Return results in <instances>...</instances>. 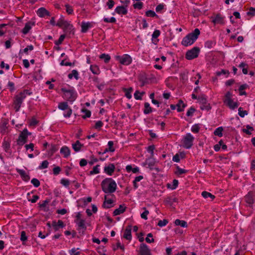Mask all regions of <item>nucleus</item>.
Listing matches in <instances>:
<instances>
[{
	"label": "nucleus",
	"mask_w": 255,
	"mask_h": 255,
	"mask_svg": "<svg viewBox=\"0 0 255 255\" xmlns=\"http://www.w3.org/2000/svg\"><path fill=\"white\" fill-rule=\"evenodd\" d=\"M200 129V127L198 124L193 125L191 128V131L194 133H198Z\"/></svg>",
	"instance_id": "44"
},
{
	"label": "nucleus",
	"mask_w": 255,
	"mask_h": 255,
	"mask_svg": "<svg viewBox=\"0 0 255 255\" xmlns=\"http://www.w3.org/2000/svg\"><path fill=\"white\" fill-rule=\"evenodd\" d=\"M238 114L239 116L242 118L244 117L245 115H248V112L247 111H243L242 108L241 107L239 108L238 109Z\"/></svg>",
	"instance_id": "46"
},
{
	"label": "nucleus",
	"mask_w": 255,
	"mask_h": 255,
	"mask_svg": "<svg viewBox=\"0 0 255 255\" xmlns=\"http://www.w3.org/2000/svg\"><path fill=\"white\" fill-rule=\"evenodd\" d=\"M99 165H98L94 166L93 167V170L90 172V174L93 175V174L99 173Z\"/></svg>",
	"instance_id": "47"
},
{
	"label": "nucleus",
	"mask_w": 255,
	"mask_h": 255,
	"mask_svg": "<svg viewBox=\"0 0 255 255\" xmlns=\"http://www.w3.org/2000/svg\"><path fill=\"white\" fill-rule=\"evenodd\" d=\"M145 14L148 17L157 16L155 12L154 11L151 10H147Z\"/></svg>",
	"instance_id": "49"
},
{
	"label": "nucleus",
	"mask_w": 255,
	"mask_h": 255,
	"mask_svg": "<svg viewBox=\"0 0 255 255\" xmlns=\"http://www.w3.org/2000/svg\"><path fill=\"white\" fill-rule=\"evenodd\" d=\"M178 184V180L176 179H174L173 180L172 185H170L169 184H168L167 186L168 188H170L171 189H175L177 187Z\"/></svg>",
	"instance_id": "42"
},
{
	"label": "nucleus",
	"mask_w": 255,
	"mask_h": 255,
	"mask_svg": "<svg viewBox=\"0 0 255 255\" xmlns=\"http://www.w3.org/2000/svg\"><path fill=\"white\" fill-rule=\"evenodd\" d=\"M143 5V3L141 2H137L135 3H134L133 6L134 8H137L138 9H140L142 8Z\"/></svg>",
	"instance_id": "57"
},
{
	"label": "nucleus",
	"mask_w": 255,
	"mask_h": 255,
	"mask_svg": "<svg viewBox=\"0 0 255 255\" xmlns=\"http://www.w3.org/2000/svg\"><path fill=\"white\" fill-rule=\"evenodd\" d=\"M65 7L66 8V12L69 14H71L73 12V9L72 7L69 4H67L65 5Z\"/></svg>",
	"instance_id": "58"
},
{
	"label": "nucleus",
	"mask_w": 255,
	"mask_h": 255,
	"mask_svg": "<svg viewBox=\"0 0 255 255\" xmlns=\"http://www.w3.org/2000/svg\"><path fill=\"white\" fill-rule=\"evenodd\" d=\"M198 100L201 105H204V104H206V103H207V98L204 95L199 96Z\"/></svg>",
	"instance_id": "36"
},
{
	"label": "nucleus",
	"mask_w": 255,
	"mask_h": 255,
	"mask_svg": "<svg viewBox=\"0 0 255 255\" xmlns=\"http://www.w3.org/2000/svg\"><path fill=\"white\" fill-rule=\"evenodd\" d=\"M33 48L34 47L32 45H28L26 48H25L23 49V52L24 53L27 54L28 50L32 51V50H33Z\"/></svg>",
	"instance_id": "61"
},
{
	"label": "nucleus",
	"mask_w": 255,
	"mask_h": 255,
	"mask_svg": "<svg viewBox=\"0 0 255 255\" xmlns=\"http://www.w3.org/2000/svg\"><path fill=\"white\" fill-rule=\"evenodd\" d=\"M52 226L54 228L55 231H58L59 228H62L64 227V224L62 221L58 220L57 222L56 221H53Z\"/></svg>",
	"instance_id": "18"
},
{
	"label": "nucleus",
	"mask_w": 255,
	"mask_h": 255,
	"mask_svg": "<svg viewBox=\"0 0 255 255\" xmlns=\"http://www.w3.org/2000/svg\"><path fill=\"white\" fill-rule=\"evenodd\" d=\"M31 182L35 187H38L40 185V182L36 178H33Z\"/></svg>",
	"instance_id": "53"
},
{
	"label": "nucleus",
	"mask_w": 255,
	"mask_h": 255,
	"mask_svg": "<svg viewBox=\"0 0 255 255\" xmlns=\"http://www.w3.org/2000/svg\"><path fill=\"white\" fill-rule=\"evenodd\" d=\"M50 202L49 199H46L44 201H43L42 203H39V207L42 209L44 211H47L46 210L45 207L48 205V204Z\"/></svg>",
	"instance_id": "30"
},
{
	"label": "nucleus",
	"mask_w": 255,
	"mask_h": 255,
	"mask_svg": "<svg viewBox=\"0 0 255 255\" xmlns=\"http://www.w3.org/2000/svg\"><path fill=\"white\" fill-rule=\"evenodd\" d=\"M115 12L119 14L125 15L128 13L127 7L124 6H119L115 9Z\"/></svg>",
	"instance_id": "19"
},
{
	"label": "nucleus",
	"mask_w": 255,
	"mask_h": 255,
	"mask_svg": "<svg viewBox=\"0 0 255 255\" xmlns=\"http://www.w3.org/2000/svg\"><path fill=\"white\" fill-rule=\"evenodd\" d=\"M61 91L63 93V97L69 102L74 101L77 98V93L73 88L68 89L62 88Z\"/></svg>",
	"instance_id": "4"
},
{
	"label": "nucleus",
	"mask_w": 255,
	"mask_h": 255,
	"mask_svg": "<svg viewBox=\"0 0 255 255\" xmlns=\"http://www.w3.org/2000/svg\"><path fill=\"white\" fill-rule=\"evenodd\" d=\"M143 209L144 210V211L141 214V218L144 220H147V215L149 214V211L147 210H146V208L145 207L143 208Z\"/></svg>",
	"instance_id": "43"
},
{
	"label": "nucleus",
	"mask_w": 255,
	"mask_h": 255,
	"mask_svg": "<svg viewBox=\"0 0 255 255\" xmlns=\"http://www.w3.org/2000/svg\"><path fill=\"white\" fill-rule=\"evenodd\" d=\"M113 201L112 199H107V195L105 196V201L103 207L105 208H110L113 206Z\"/></svg>",
	"instance_id": "22"
},
{
	"label": "nucleus",
	"mask_w": 255,
	"mask_h": 255,
	"mask_svg": "<svg viewBox=\"0 0 255 255\" xmlns=\"http://www.w3.org/2000/svg\"><path fill=\"white\" fill-rule=\"evenodd\" d=\"M68 77L70 79L74 77L76 80H78L79 79L78 72L76 70H73L71 73L68 74Z\"/></svg>",
	"instance_id": "27"
},
{
	"label": "nucleus",
	"mask_w": 255,
	"mask_h": 255,
	"mask_svg": "<svg viewBox=\"0 0 255 255\" xmlns=\"http://www.w3.org/2000/svg\"><path fill=\"white\" fill-rule=\"evenodd\" d=\"M200 109L202 110H207L209 111L211 109V107L210 106L209 104L206 103L204 104V105H201L200 106Z\"/></svg>",
	"instance_id": "45"
},
{
	"label": "nucleus",
	"mask_w": 255,
	"mask_h": 255,
	"mask_svg": "<svg viewBox=\"0 0 255 255\" xmlns=\"http://www.w3.org/2000/svg\"><path fill=\"white\" fill-rule=\"evenodd\" d=\"M176 107H177V111L180 112L183 111L184 108L185 107V105L183 103V101L180 100L176 105Z\"/></svg>",
	"instance_id": "28"
},
{
	"label": "nucleus",
	"mask_w": 255,
	"mask_h": 255,
	"mask_svg": "<svg viewBox=\"0 0 255 255\" xmlns=\"http://www.w3.org/2000/svg\"><path fill=\"white\" fill-rule=\"evenodd\" d=\"M48 164L49 163L47 160H44L42 161L41 165L39 166V168L40 169L46 168L48 167Z\"/></svg>",
	"instance_id": "48"
},
{
	"label": "nucleus",
	"mask_w": 255,
	"mask_h": 255,
	"mask_svg": "<svg viewBox=\"0 0 255 255\" xmlns=\"http://www.w3.org/2000/svg\"><path fill=\"white\" fill-rule=\"evenodd\" d=\"M143 178V177L142 175H139L135 178L134 180L133 181V186H134V188L136 189L138 187L137 182L140 181Z\"/></svg>",
	"instance_id": "35"
},
{
	"label": "nucleus",
	"mask_w": 255,
	"mask_h": 255,
	"mask_svg": "<svg viewBox=\"0 0 255 255\" xmlns=\"http://www.w3.org/2000/svg\"><path fill=\"white\" fill-rule=\"evenodd\" d=\"M175 224L176 226H180L182 227H187V224L186 222L183 220H180L179 219H176L175 221Z\"/></svg>",
	"instance_id": "29"
},
{
	"label": "nucleus",
	"mask_w": 255,
	"mask_h": 255,
	"mask_svg": "<svg viewBox=\"0 0 255 255\" xmlns=\"http://www.w3.org/2000/svg\"><path fill=\"white\" fill-rule=\"evenodd\" d=\"M27 236L25 231H22L20 235V240L22 242L26 241L27 240Z\"/></svg>",
	"instance_id": "59"
},
{
	"label": "nucleus",
	"mask_w": 255,
	"mask_h": 255,
	"mask_svg": "<svg viewBox=\"0 0 255 255\" xmlns=\"http://www.w3.org/2000/svg\"><path fill=\"white\" fill-rule=\"evenodd\" d=\"M65 37V35H61L60 36L59 39L55 42V44L57 45L61 44L62 43V41L64 40Z\"/></svg>",
	"instance_id": "60"
},
{
	"label": "nucleus",
	"mask_w": 255,
	"mask_h": 255,
	"mask_svg": "<svg viewBox=\"0 0 255 255\" xmlns=\"http://www.w3.org/2000/svg\"><path fill=\"white\" fill-rule=\"evenodd\" d=\"M126 210V207L123 205H121L119 208L116 209L114 210L113 212L114 216H117L120 215L125 212Z\"/></svg>",
	"instance_id": "24"
},
{
	"label": "nucleus",
	"mask_w": 255,
	"mask_h": 255,
	"mask_svg": "<svg viewBox=\"0 0 255 255\" xmlns=\"http://www.w3.org/2000/svg\"><path fill=\"white\" fill-rule=\"evenodd\" d=\"M200 33V30L198 28H196L193 32L188 34L183 38L181 42L182 44L185 46L192 45L198 38Z\"/></svg>",
	"instance_id": "3"
},
{
	"label": "nucleus",
	"mask_w": 255,
	"mask_h": 255,
	"mask_svg": "<svg viewBox=\"0 0 255 255\" xmlns=\"http://www.w3.org/2000/svg\"><path fill=\"white\" fill-rule=\"evenodd\" d=\"M28 134H30V133H28L27 129H24L19 134L18 138L17 140V144L22 145L26 142Z\"/></svg>",
	"instance_id": "8"
},
{
	"label": "nucleus",
	"mask_w": 255,
	"mask_h": 255,
	"mask_svg": "<svg viewBox=\"0 0 255 255\" xmlns=\"http://www.w3.org/2000/svg\"><path fill=\"white\" fill-rule=\"evenodd\" d=\"M76 223L78 226V227L83 229L84 230H86V227L85 224V220H80L79 221H77Z\"/></svg>",
	"instance_id": "37"
},
{
	"label": "nucleus",
	"mask_w": 255,
	"mask_h": 255,
	"mask_svg": "<svg viewBox=\"0 0 255 255\" xmlns=\"http://www.w3.org/2000/svg\"><path fill=\"white\" fill-rule=\"evenodd\" d=\"M82 146L83 144H82L79 140H77L75 143L72 144V148L76 152L80 151Z\"/></svg>",
	"instance_id": "25"
},
{
	"label": "nucleus",
	"mask_w": 255,
	"mask_h": 255,
	"mask_svg": "<svg viewBox=\"0 0 255 255\" xmlns=\"http://www.w3.org/2000/svg\"><path fill=\"white\" fill-rule=\"evenodd\" d=\"M101 187L105 193H113L116 190L117 186L113 179L107 178L102 181Z\"/></svg>",
	"instance_id": "1"
},
{
	"label": "nucleus",
	"mask_w": 255,
	"mask_h": 255,
	"mask_svg": "<svg viewBox=\"0 0 255 255\" xmlns=\"http://www.w3.org/2000/svg\"><path fill=\"white\" fill-rule=\"evenodd\" d=\"M131 226H128L124 232V238L130 241L131 239Z\"/></svg>",
	"instance_id": "16"
},
{
	"label": "nucleus",
	"mask_w": 255,
	"mask_h": 255,
	"mask_svg": "<svg viewBox=\"0 0 255 255\" xmlns=\"http://www.w3.org/2000/svg\"><path fill=\"white\" fill-rule=\"evenodd\" d=\"M140 253L141 255H151L149 249L145 244H141L140 245Z\"/></svg>",
	"instance_id": "12"
},
{
	"label": "nucleus",
	"mask_w": 255,
	"mask_h": 255,
	"mask_svg": "<svg viewBox=\"0 0 255 255\" xmlns=\"http://www.w3.org/2000/svg\"><path fill=\"white\" fill-rule=\"evenodd\" d=\"M155 149V147L154 145H150L147 147V151L148 152H150L151 156L153 155V151Z\"/></svg>",
	"instance_id": "62"
},
{
	"label": "nucleus",
	"mask_w": 255,
	"mask_h": 255,
	"mask_svg": "<svg viewBox=\"0 0 255 255\" xmlns=\"http://www.w3.org/2000/svg\"><path fill=\"white\" fill-rule=\"evenodd\" d=\"M66 20L64 19L63 17H61L58 21L57 23H56V25L60 27H62L63 26V24H64Z\"/></svg>",
	"instance_id": "52"
},
{
	"label": "nucleus",
	"mask_w": 255,
	"mask_h": 255,
	"mask_svg": "<svg viewBox=\"0 0 255 255\" xmlns=\"http://www.w3.org/2000/svg\"><path fill=\"white\" fill-rule=\"evenodd\" d=\"M65 111H66V112L64 114V117H65V118H69L71 116V114L72 113V109L71 108H69V109H68L67 110H66Z\"/></svg>",
	"instance_id": "54"
},
{
	"label": "nucleus",
	"mask_w": 255,
	"mask_h": 255,
	"mask_svg": "<svg viewBox=\"0 0 255 255\" xmlns=\"http://www.w3.org/2000/svg\"><path fill=\"white\" fill-rule=\"evenodd\" d=\"M115 170V166L113 163H110L104 167V172L109 175H112Z\"/></svg>",
	"instance_id": "11"
},
{
	"label": "nucleus",
	"mask_w": 255,
	"mask_h": 255,
	"mask_svg": "<svg viewBox=\"0 0 255 255\" xmlns=\"http://www.w3.org/2000/svg\"><path fill=\"white\" fill-rule=\"evenodd\" d=\"M199 52V49L198 47H194L190 50H188L186 54V58L188 60H191L196 58Z\"/></svg>",
	"instance_id": "9"
},
{
	"label": "nucleus",
	"mask_w": 255,
	"mask_h": 255,
	"mask_svg": "<svg viewBox=\"0 0 255 255\" xmlns=\"http://www.w3.org/2000/svg\"><path fill=\"white\" fill-rule=\"evenodd\" d=\"M168 222V221L166 219H164L163 220H159L158 222L157 225L159 227H162L166 226Z\"/></svg>",
	"instance_id": "51"
},
{
	"label": "nucleus",
	"mask_w": 255,
	"mask_h": 255,
	"mask_svg": "<svg viewBox=\"0 0 255 255\" xmlns=\"http://www.w3.org/2000/svg\"><path fill=\"white\" fill-rule=\"evenodd\" d=\"M223 128L222 127H219L215 129L214 132V133L215 135H217L219 137H222L223 136Z\"/></svg>",
	"instance_id": "33"
},
{
	"label": "nucleus",
	"mask_w": 255,
	"mask_h": 255,
	"mask_svg": "<svg viewBox=\"0 0 255 255\" xmlns=\"http://www.w3.org/2000/svg\"><path fill=\"white\" fill-rule=\"evenodd\" d=\"M31 92H30L28 90H24L23 91L19 93L15 97L13 102L14 108L16 112H18L21 107L23 100L26 98L27 95H30Z\"/></svg>",
	"instance_id": "2"
},
{
	"label": "nucleus",
	"mask_w": 255,
	"mask_h": 255,
	"mask_svg": "<svg viewBox=\"0 0 255 255\" xmlns=\"http://www.w3.org/2000/svg\"><path fill=\"white\" fill-rule=\"evenodd\" d=\"M34 24V22L29 21L27 22L24 27V28L22 30V32L24 34H26L28 33V32L29 31V30L31 29V27L32 25Z\"/></svg>",
	"instance_id": "20"
},
{
	"label": "nucleus",
	"mask_w": 255,
	"mask_h": 255,
	"mask_svg": "<svg viewBox=\"0 0 255 255\" xmlns=\"http://www.w3.org/2000/svg\"><path fill=\"white\" fill-rule=\"evenodd\" d=\"M37 14L39 16L41 17H44L46 15H50L49 12L48 10H47L44 7H41L39 8L37 11Z\"/></svg>",
	"instance_id": "15"
},
{
	"label": "nucleus",
	"mask_w": 255,
	"mask_h": 255,
	"mask_svg": "<svg viewBox=\"0 0 255 255\" xmlns=\"http://www.w3.org/2000/svg\"><path fill=\"white\" fill-rule=\"evenodd\" d=\"M82 112L85 113V114L82 116L83 119L89 118L91 116V112L89 110L83 109L82 110Z\"/></svg>",
	"instance_id": "50"
},
{
	"label": "nucleus",
	"mask_w": 255,
	"mask_h": 255,
	"mask_svg": "<svg viewBox=\"0 0 255 255\" xmlns=\"http://www.w3.org/2000/svg\"><path fill=\"white\" fill-rule=\"evenodd\" d=\"M78 249H72L70 251V253L71 255H79L80 254V252H78L77 250Z\"/></svg>",
	"instance_id": "64"
},
{
	"label": "nucleus",
	"mask_w": 255,
	"mask_h": 255,
	"mask_svg": "<svg viewBox=\"0 0 255 255\" xmlns=\"http://www.w3.org/2000/svg\"><path fill=\"white\" fill-rule=\"evenodd\" d=\"M65 29L71 31L73 29V25L69 23L67 21H65L63 27Z\"/></svg>",
	"instance_id": "39"
},
{
	"label": "nucleus",
	"mask_w": 255,
	"mask_h": 255,
	"mask_svg": "<svg viewBox=\"0 0 255 255\" xmlns=\"http://www.w3.org/2000/svg\"><path fill=\"white\" fill-rule=\"evenodd\" d=\"M109 148H106L104 153H106V152L111 151L114 152L115 151V149L113 147L114 143L112 141H109L108 143Z\"/></svg>",
	"instance_id": "31"
},
{
	"label": "nucleus",
	"mask_w": 255,
	"mask_h": 255,
	"mask_svg": "<svg viewBox=\"0 0 255 255\" xmlns=\"http://www.w3.org/2000/svg\"><path fill=\"white\" fill-rule=\"evenodd\" d=\"M202 195L205 198H207L208 197H210L212 199H214L215 198L214 195L206 191H203L202 193Z\"/></svg>",
	"instance_id": "40"
},
{
	"label": "nucleus",
	"mask_w": 255,
	"mask_h": 255,
	"mask_svg": "<svg viewBox=\"0 0 255 255\" xmlns=\"http://www.w3.org/2000/svg\"><path fill=\"white\" fill-rule=\"evenodd\" d=\"M245 201L249 207H251L254 203L253 193L249 192L248 194L245 196Z\"/></svg>",
	"instance_id": "10"
},
{
	"label": "nucleus",
	"mask_w": 255,
	"mask_h": 255,
	"mask_svg": "<svg viewBox=\"0 0 255 255\" xmlns=\"http://www.w3.org/2000/svg\"><path fill=\"white\" fill-rule=\"evenodd\" d=\"M194 139V137L191 133H187L182 140L183 147L187 149L191 148L193 145Z\"/></svg>",
	"instance_id": "6"
},
{
	"label": "nucleus",
	"mask_w": 255,
	"mask_h": 255,
	"mask_svg": "<svg viewBox=\"0 0 255 255\" xmlns=\"http://www.w3.org/2000/svg\"><path fill=\"white\" fill-rule=\"evenodd\" d=\"M152 234L149 233L147 235V237L145 238V241L148 243H152L154 242V240L152 238Z\"/></svg>",
	"instance_id": "41"
},
{
	"label": "nucleus",
	"mask_w": 255,
	"mask_h": 255,
	"mask_svg": "<svg viewBox=\"0 0 255 255\" xmlns=\"http://www.w3.org/2000/svg\"><path fill=\"white\" fill-rule=\"evenodd\" d=\"M90 70L94 74H99L100 73L99 68L97 65H91Z\"/></svg>",
	"instance_id": "34"
},
{
	"label": "nucleus",
	"mask_w": 255,
	"mask_h": 255,
	"mask_svg": "<svg viewBox=\"0 0 255 255\" xmlns=\"http://www.w3.org/2000/svg\"><path fill=\"white\" fill-rule=\"evenodd\" d=\"M93 26V23L90 22H82L81 23V32L83 33L86 32L89 28Z\"/></svg>",
	"instance_id": "14"
},
{
	"label": "nucleus",
	"mask_w": 255,
	"mask_h": 255,
	"mask_svg": "<svg viewBox=\"0 0 255 255\" xmlns=\"http://www.w3.org/2000/svg\"><path fill=\"white\" fill-rule=\"evenodd\" d=\"M247 14L248 15H250L252 16H255V8H254L252 7H250L249 11L247 12Z\"/></svg>",
	"instance_id": "55"
},
{
	"label": "nucleus",
	"mask_w": 255,
	"mask_h": 255,
	"mask_svg": "<svg viewBox=\"0 0 255 255\" xmlns=\"http://www.w3.org/2000/svg\"><path fill=\"white\" fill-rule=\"evenodd\" d=\"M116 59L121 64L128 65L132 62L131 57L128 54H124L122 56H117Z\"/></svg>",
	"instance_id": "7"
},
{
	"label": "nucleus",
	"mask_w": 255,
	"mask_h": 255,
	"mask_svg": "<svg viewBox=\"0 0 255 255\" xmlns=\"http://www.w3.org/2000/svg\"><path fill=\"white\" fill-rule=\"evenodd\" d=\"M60 183L64 186L68 187L70 184V181L68 179H62Z\"/></svg>",
	"instance_id": "56"
},
{
	"label": "nucleus",
	"mask_w": 255,
	"mask_h": 255,
	"mask_svg": "<svg viewBox=\"0 0 255 255\" xmlns=\"http://www.w3.org/2000/svg\"><path fill=\"white\" fill-rule=\"evenodd\" d=\"M160 32L159 30H155L152 35V40L153 43L156 44L158 41V39L157 38L160 35Z\"/></svg>",
	"instance_id": "23"
},
{
	"label": "nucleus",
	"mask_w": 255,
	"mask_h": 255,
	"mask_svg": "<svg viewBox=\"0 0 255 255\" xmlns=\"http://www.w3.org/2000/svg\"><path fill=\"white\" fill-rule=\"evenodd\" d=\"M232 97V94L230 92H227L225 95L224 103L231 109L234 110L238 107V104L233 101Z\"/></svg>",
	"instance_id": "5"
},
{
	"label": "nucleus",
	"mask_w": 255,
	"mask_h": 255,
	"mask_svg": "<svg viewBox=\"0 0 255 255\" xmlns=\"http://www.w3.org/2000/svg\"><path fill=\"white\" fill-rule=\"evenodd\" d=\"M115 4V2L113 0H109L107 2V5L108 6L109 9L113 8Z\"/></svg>",
	"instance_id": "63"
},
{
	"label": "nucleus",
	"mask_w": 255,
	"mask_h": 255,
	"mask_svg": "<svg viewBox=\"0 0 255 255\" xmlns=\"http://www.w3.org/2000/svg\"><path fill=\"white\" fill-rule=\"evenodd\" d=\"M152 112V109L150 107V105L148 103H144V113L145 114H148Z\"/></svg>",
	"instance_id": "32"
},
{
	"label": "nucleus",
	"mask_w": 255,
	"mask_h": 255,
	"mask_svg": "<svg viewBox=\"0 0 255 255\" xmlns=\"http://www.w3.org/2000/svg\"><path fill=\"white\" fill-rule=\"evenodd\" d=\"M58 108L59 109L63 110V111H65L66 110H67V109L70 108L69 107L67 102H61V103H59Z\"/></svg>",
	"instance_id": "26"
},
{
	"label": "nucleus",
	"mask_w": 255,
	"mask_h": 255,
	"mask_svg": "<svg viewBox=\"0 0 255 255\" xmlns=\"http://www.w3.org/2000/svg\"><path fill=\"white\" fill-rule=\"evenodd\" d=\"M212 22L215 24H224V17L220 14L216 15L215 17H212Z\"/></svg>",
	"instance_id": "13"
},
{
	"label": "nucleus",
	"mask_w": 255,
	"mask_h": 255,
	"mask_svg": "<svg viewBox=\"0 0 255 255\" xmlns=\"http://www.w3.org/2000/svg\"><path fill=\"white\" fill-rule=\"evenodd\" d=\"M100 58L103 59L105 63H108L111 59V57L108 54H102L100 56Z\"/></svg>",
	"instance_id": "38"
},
{
	"label": "nucleus",
	"mask_w": 255,
	"mask_h": 255,
	"mask_svg": "<svg viewBox=\"0 0 255 255\" xmlns=\"http://www.w3.org/2000/svg\"><path fill=\"white\" fill-rule=\"evenodd\" d=\"M17 172L19 174L23 180L25 181H28L29 180L30 176L24 170L22 169H17Z\"/></svg>",
	"instance_id": "17"
},
{
	"label": "nucleus",
	"mask_w": 255,
	"mask_h": 255,
	"mask_svg": "<svg viewBox=\"0 0 255 255\" xmlns=\"http://www.w3.org/2000/svg\"><path fill=\"white\" fill-rule=\"evenodd\" d=\"M60 153L62 154L65 158H67L70 154V150L66 146H63L60 149Z\"/></svg>",
	"instance_id": "21"
}]
</instances>
